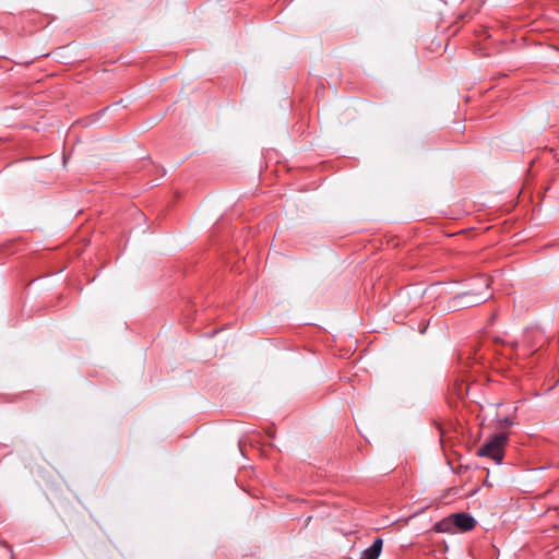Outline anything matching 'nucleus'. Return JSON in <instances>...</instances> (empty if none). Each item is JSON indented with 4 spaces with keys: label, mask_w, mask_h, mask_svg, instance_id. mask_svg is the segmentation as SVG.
<instances>
[{
    "label": "nucleus",
    "mask_w": 559,
    "mask_h": 559,
    "mask_svg": "<svg viewBox=\"0 0 559 559\" xmlns=\"http://www.w3.org/2000/svg\"><path fill=\"white\" fill-rule=\"evenodd\" d=\"M500 424L503 426V427H508V426H511L512 425V421L508 418H504V419H500Z\"/></svg>",
    "instance_id": "39448f33"
},
{
    "label": "nucleus",
    "mask_w": 559,
    "mask_h": 559,
    "mask_svg": "<svg viewBox=\"0 0 559 559\" xmlns=\"http://www.w3.org/2000/svg\"><path fill=\"white\" fill-rule=\"evenodd\" d=\"M486 300V297L485 296H479V297H476L474 300L471 301V304H478V302H481Z\"/></svg>",
    "instance_id": "423d86ee"
},
{
    "label": "nucleus",
    "mask_w": 559,
    "mask_h": 559,
    "mask_svg": "<svg viewBox=\"0 0 559 559\" xmlns=\"http://www.w3.org/2000/svg\"><path fill=\"white\" fill-rule=\"evenodd\" d=\"M383 540L376 538L370 547L365 549L359 559H378L382 550Z\"/></svg>",
    "instance_id": "7ed1b4c3"
},
{
    "label": "nucleus",
    "mask_w": 559,
    "mask_h": 559,
    "mask_svg": "<svg viewBox=\"0 0 559 559\" xmlns=\"http://www.w3.org/2000/svg\"><path fill=\"white\" fill-rule=\"evenodd\" d=\"M453 528H455L453 514L436 524V530L440 533L453 532Z\"/></svg>",
    "instance_id": "20e7f679"
},
{
    "label": "nucleus",
    "mask_w": 559,
    "mask_h": 559,
    "mask_svg": "<svg viewBox=\"0 0 559 559\" xmlns=\"http://www.w3.org/2000/svg\"><path fill=\"white\" fill-rule=\"evenodd\" d=\"M484 284H485L486 288H489V285H490V284H489V280H488V278H485V280H484Z\"/></svg>",
    "instance_id": "0eeeda50"
},
{
    "label": "nucleus",
    "mask_w": 559,
    "mask_h": 559,
    "mask_svg": "<svg viewBox=\"0 0 559 559\" xmlns=\"http://www.w3.org/2000/svg\"><path fill=\"white\" fill-rule=\"evenodd\" d=\"M507 442L508 436L506 433H498L477 450V455L489 457L500 464L504 456Z\"/></svg>",
    "instance_id": "f257e3e1"
},
{
    "label": "nucleus",
    "mask_w": 559,
    "mask_h": 559,
    "mask_svg": "<svg viewBox=\"0 0 559 559\" xmlns=\"http://www.w3.org/2000/svg\"><path fill=\"white\" fill-rule=\"evenodd\" d=\"M455 528L460 532H468L476 525L475 519L468 513H455L453 514Z\"/></svg>",
    "instance_id": "f03ea898"
}]
</instances>
